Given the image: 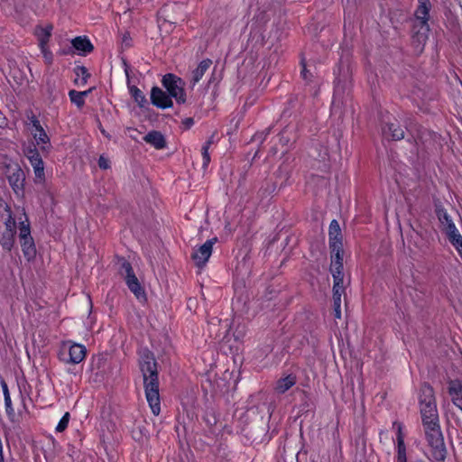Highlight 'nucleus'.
<instances>
[{
	"instance_id": "1",
	"label": "nucleus",
	"mask_w": 462,
	"mask_h": 462,
	"mask_svg": "<svg viewBox=\"0 0 462 462\" xmlns=\"http://www.w3.org/2000/svg\"><path fill=\"white\" fill-rule=\"evenodd\" d=\"M139 366L143 379L146 401L153 415L161 412V399L159 393V374L153 354L143 349L140 352Z\"/></svg>"
},
{
	"instance_id": "2",
	"label": "nucleus",
	"mask_w": 462,
	"mask_h": 462,
	"mask_svg": "<svg viewBox=\"0 0 462 462\" xmlns=\"http://www.w3.org/2000/svg\"><path fill=\"white\" fill-rule=\"evenodd\" d=\"M419 399L423 426L439 423L434 390L429 383L421 385Z\"/></svg>"
},
{
	"instance_id": "3",
	"label": "nucleus",
	"mask_w": 462,
	"mask_h": 462,
	"mask_svg": "<svg viewBox=\"0 0 462 462\" xmlns=\"http://www.w3.org/2000/svg\"><path fill=\"white\" fill-rule=\"evenodd\" d=\"M419 5L415 11V23L413 24V39L419 44L424 45L430 32L429 19L431 4L430 0H418Z\"/></svg>"
},
{
	"instance_id": "4",
	"label": "nucleus",
	"mask_w": 462,
	"mask_h": 462,
	"mask_svg": "<svg viewBox=\"0 0 462 462\" xmlns=\"http://www.w3.org/2000/svg\"><path fill=\"white\" fill-rule=\"evenodd\" d=\"M429 445L431 448V456L436 461H444L447 457V449L439 423L436 425L423 426Z\"/></svg>"
},
{
	"instance_id": "5",
	"label": "nucleus",
	"mask_w": 462,
	"mask_h": 462,
	"mask_svg": "<svg viewBox=\"0 0 462 462\" xmlns=\"http://www.w3.org/2000/svg\"><path fill=\"white\" fill-rule=\"evenodd\" d=\"M28 128L35 141L34 145L38 146L42 153H49L51 148V139L35 116L29 117Z\"/></svg>"
},
{
	"instance_id": "6",
	"label": "nucleus",
	"mask_w": 462,
	"mask_h": 462,
	"mask_svg": "<svg viewBox=\"0 0 462 462\" xmlns=\"http://www.w3.org/2000/svg\"><path fill=\"white\" fill-rule=\"evenodd\" d=\"M23 215L24 220H21L19 223V238L23 255L27 260L30 261L35 257L36 248L33 238L31 236L29 220L24 212Z\"/></svg>"
},
{
	"instance_id": "7",
	"label": "nucleus",
	"mask_w": 462,
	"mask_h": 462,
	"mask_svg": "<svg viewBox=\"0 0 462 462\" xmlns=\"http://www.w3.org/2000/svg\"><path fill=\"white\" fill-rule=\"evenodd\" d=\"M162 83L171 98H174L178 104L186 102L185 84L180 78L169 73L163 76Z\"/></svg>"
},
{
	"instance_id": "8",
	"label": "nucleus",
	"mask_w": 462,
	"mask_h": 462,
	"mask_svg": "<svg viewBox=\"0 0 462 462\" xmlns=\"http://www.w3.org/2000/svg\"><path fill=\"white\" fill-rule=\"evenodd\" d=\"M5 210L8 216L3 225H0V245L5 250L11 251L14 245L16 220L13 217L9 207H6Z\"/></svg>"
},
{
	"instance_id": "9",
	"label": "nucleus",
	"mask_w": 462,
	"mask_h": 462,
	"mask_svg": "<svg viewBox=\"0 0 462 462\" xmlns=\"http://www.w3.org/2000/svg\"><path fill=\"white\" fill-rule=\"evenodd\" d=\"M120 273L124 276L128 289L138 300L145 299V291L135 276L131 263L124 261L121 264Z\"/></svg>"
},
{
	"instance_id": "10",
	"label": "nucleus",
	"mask_w": 462,
	"mask_h": 462,
	"mask_svg": "<svg viewBox=\"0 0 462 462\" xmlns=\"http://www.w3.org/2000/svg\"><path fill=\"white\" fill-rule=\"evenodd\" d=\"M40 151L35 145H30L24 150V155L33 169L36 180L43 182L45 180L44 162Z\"/></svg>"
},
{
	"instance_id": "11",
	"label": "nucleus",
	"mask_w": 462,
	"mask_h": 462,
	"mask_svg": "<svg viewBox=\"0 0 462 462\" xmlns=\"http://www.w3.org/2000/svg\"><path fill=\"white\" fill-rule=\"evenodd\" d=\"M7 179L14 192L17 196H23L24 191L25 174L23 171L18 166L8 167Z\"/></svg>"
},
{
	"instance_id": "12",
	"label": "nucleus",
	"mask_w": 462,
	"mask_h": 462,
	"mask_svg": "<svg viewBox=\"0 0 462 462\" xmlns=\"http://www.w3.org/2000/svg\"><path fill=\"white\" fill-rule=\"evenodd\" d=\"M217 237L208 239L193 252L191 257L197 266L202 267L206 264L212 254L213 245L217 243Z\"/></svg>"
},
{
	"instance_id": "13",
	"label": "nucleus",
	"mask_w": 462,
	"mask_h": 462,
	"mask_svg": "<svg viewBox=\"0 0 462 462\" xmlns=\"http://www.w3.org/2000/svg\"><path fill=\"white\" fill-rule=\"evenodd\" d=\"M331 254L330 273L332 274L333 280L340 281V279H344L342 248H337V250H331Z\"/></svg>"
},
{
	"instance_id": "14",
	"label": "nucleus",
	"mask_w": 462,
	"mask_h": 462,
	"mask_svg": "<svg viewBox=\"0 0 462 462\" xmlns=\"http://www.w3.org/2000/svg\"><path fill=\"white\" fill-rule=\"evenodd\" d=\"M151 101L152 105L162 109L171 107L173 105L169 95L158 87L152 88Z\"/></svg>"
},
{
	"instance_id": "15",
	"label": "nucleus",
	"mask_w": 462,
	"mask_h": 462,
	"mask_svg": "<svg viewBox=\"0 0 462 462\" xmlns=\"http://www.w3.org/2000/svg\"><path fill=\"white\" fill-rule=\"evenodd\" d=\"M69 358L63 359V361L67 364H79L86 357L87 349L85 346L71 342H69Z\"/></svg>"
},
{
	"instance_id": "16",
	"label": "nucleus",
	"mask_w": 462,
	"mask_h": 462,
	"mask_svg": "<svg viewBox=\"0 0 462 462\" xmlns=\"http://www.w3.org/2000/svg\"><path fill=\"white\" fill-rule=\"evenodd\" d=\"M346 86L341 84L339 79H337L335 83L334 96L331 104L332 113H337L340 111L342 105L345 101Z\"/></svg>"
},
{
	"instance_id": "17",
	"label": "nucleus",
	"mask_w": 462,
	"mask_h": 462,
	"mask_svg": "<svg viewBox=\"0 0 462 462\" xmlns=\"http://www.w3.org/2000/svg\"><path fill=\"white\" fill-rule=\"evenodd\" d=\"M438 217L440 222L441 228L448 238L459 233L450 216L446 211H439Z\"/></svg>"
},
{
	"instance_id": "18",
	"label": "nucleus",
	"mask_w": 462,
	"mask_h": 462,
	"mask_svg": "<svg viewBox=\"0 0 462 462\" xmlns=\"http://www.w3.org/2000/svg\"><path fill=\"white\" fill-rule=\"evenodd\" d=\"M328 236L329 247L331 250H337V248H342L341 229L338 222L336 219H333L330 222Z\"/></svg>"
},
{
	"instance_id": "19",
	"label": "nucleus",
	"mask_w": 462,
	"mask_h": 462,
	"mask_svg": "<svg viewBox=\"0 0 462 462\" xmlns=\"http://www.w3.org/2000/svg\"><path fill=\"white\" fill-rule=\"evenodd\" d=\"M448 393L453 404L462 411V383L458 380H451L448 383Z\"/></svg>"
},
{
	"instance_id": "20",
	"label": "nucleus",
	"mask_w": 462,
	"mask_h": 462,
	"mask_svg": "<svg viewBox=\"0 0 462 462\" xmlns=\"http://www.w3.org/2000/svg\"><path fill=\"white\" fill-rule=\"evenodd\" d=\"M383 134L387 139L401 140L404 137V131L398 124L390 123L383 128Z\"/></svg>"
},
{
	"instance_id": "21",
	"label": "nucleus",
	"mask_w": 462,
	"mask_h": 462,
	"mask_svg": "<svg viewBox=\"0 0 462 462\" xmlns=\"http://www.w3.org/2000/svg\"><path fill=\"white\" fill-rule=\"evenodd\" d=\"M212 61L209 59L203 60L199 62L198 67L192 70L190 83L192 86H195L199 80L203 78L205 72L211 66Z\"/></svg>"
},
{
	"instance_id": "22",
	"label": "nucleus",
	"mask_w": 462,
	"mask_h": 462,
	"mask_svg": "<svg viewBox=\"0 0 462 462\" xmlns=\"http://www.w3.org/2000/svg\"><path fill=\"white\" fill-rule=\"evenodd\" d=\"M143 140L156 149H163L166 146L164 136L158 131L149 132Z\"/></svg>"
},
{
	"instance_id": "23",
	"label": "nucleus",
	"mask_w": 462,
	"mask_h": 462,
	"mask_svg": "<svg viewBox=\"0 0 462 462\" xmlns=\"http://www.w3.org/2000/svg\"><path fill=\"white\" fill-rule=\"evenodd\" d=\"M71 44L80 53H88L93 49L90 41L86 37H76L72 40Z\"/></svg>"
},
{
	"instance_id": "24",
	"label": "nucleus",
	"mask_w": 462,
	"mask_h": 462,
	"mask_svg": "<svg viewBox=\"0 0 462 462\" xmlns=\"http://www.w3.org/2000/svg\"><path fill=\"white\" fill-rule=\"evenodd\" d=\"M296 383V377L289 374L277 381L275 390L279 393H284Z\"/></svg>"
},
{
	"instance_id": "25",
	"label": "nucleus",
	"mask_w": 462,
	"mask_h": 462,
	"mask_svg": "<svg viewBox=\"0 0 462 462\" xmlns=\"http://www.w3.org/2000/svg\"><path fill=\"white\" fill-rule=\"evenodd\" d=\"M92 91L91 88L86 91L70 90L69 97L70 101L75 104L79 108H81L85 105V98Z\"/></svg>"
},
{
	"instance_id": "26",
	"label": "nucleus",
	"mask_w": 462,
	"mask_h": 462,
	"mask_svg": "<svg viewBox=\"0 0 462 462\" xmlns=\"http://www.w3.org/2000/svg\"><path fill=\"white\" fill-rule=\"evenodd\" d=\"M52 26L47 25L45 27H37L35 34L39 41V46L48 45L50 37L51 35Z\"/></svg>"
},
{
	"instance_id": "27",
	"label": "nucleus",
	"mask_w": 462,
	"mask_h": 462,
	"mask_svg": "<svg viewBox=\"0 0 462 462\" xmlns=\"http://www.w3.org/2000/svg\"><path fill=\"white\" fill-rule=\"evenodd\" d=\"M75 72L77 75V79H75L76 84L81 85V86L85 85L89 77L88 69L83 66L77 67L75 69Z\"/></svg>"
},
{
	"instance_id": "28",
	"label": "nucleus",
	"mask_w": 462,
	"mask_h": 462,
	"mask_svg": "<svg viewBox=\"0 0 462 462\" xmlns=\"http://www.w3.org/2000/svg\"><path fill=\"white\" fill-rule=\"evenodd\" d=\"M211 143H212V140L210 139L203 144L202 149H201V155H202V160H203L202 167L204 169H206L210 162V155H209L208 150H209Z\"/></svg>"
},
{
	"instance_id": "29",
	"label": "nucleus",
	"mask_w": 462,
	"mask_h": 462,
	"mask_svg": "<svg viewBox=\"0 0 462 462\" xmlns=\"http://www.w3.org/2000/svg\"><path fill=\"white\" fill-rule=\"evenodd\" d=\"M343 280L340 281L333 280V299H340L345 294V286L343 284Z\"/></svg>"
},
{
	"instance_id": "30",
	"label": "nucleus",
	"mask_w": 462,
	"mask_h": 462,
	"mask_svg": "<svg viewBox=\"0 0 462 462\" xmlns=\"http://www.w3.org/2000/svg\"><path fill=\"white\" fill-rule=\"evenodd\" d=\"M396 452L395 462H407L406 447L403 441L396 443Z\"/></svg>"
},
{
	"instance_id": "31",
	"label": "nucleus",
	"mask_w": 462,
	"mask_h": 462,
	"mask_svg": "<svg viewBox=\"0 0 462 462\" xmlns=\"http://www.w3.org/2000/svg\"><path fill=\"white\" fill-rule=\"evenodd\" d=\"M450 244L455 247L459 256L462 258V236L460 233L448 238Z\"/></svg>"
},
{
	"instance_id": "32",
	"label": "nucleus",
	"mask_w": 462,
	"mask_h": 462,
	"mask_svg": "<svg viewBox=\"0 0 462 462\" xmlns=\"http://www.w3.org/2000/svg\"><path fill=\"white\" fill-rule=\"evenodd\" d=\"M129 91L134 99L140 105H143L146 101L143 92L135 86H132L129 88Z\"/></svg>"
},
{
	"instance_id": "33",
	"label": "nucleus",
	"mask_w": 462,
	"mask_h": 462,
	"mask_svg": "<svg viewBox=\"0 0 462 462\" xmlns=\"http://www.w3.org/2000/svg\"><path fill=\"white\" fill-rule=\"evenodd\" d=\"M69 419H70L69 413L65 412V414L62 416V418L58 422V424L55 428V430L57 432H63L68 428Z\"/></svg>"
},
{
	"instance_id": "34",
	"label": "nucleus",
	"mask_w": 462,
	"mask_h": 462,
	"mask_svg": "<svg viewBox=\"0 0 462 462\" xmlns=\"http://www.w3.org/2000/svg\"><path fill=\"white\" fill-rule=\"evenodd\" d=\"M45 62L51 65L53 61V54L48 45L39 46Z\"/></svg>"
},
{
	"instance_id": "35",
	"label": "nucleus",
	"mask_w": 462,
	"mask_h": 462,
	"mask_svg": "<svg viewBox=\"0 0 462 462\" xmlns=\"http://www.w3.org/2000/svg\"><path fill=\"white\" fill-rule=\"evenodd\" d=\"M393 428L396 430V442L400 443L401 440L404 442V434L402 432V429H403L402 423H401L399 421H394L393 423Z\"/></svg>"
},
{
	"instance_id": "36",
	"label": "nucleus",
	"mask_w": 462,
	"mask_h": 462,
	"mask_svg": "<svg viewBox=\"0 0 462 462\" xmlns=\"http://www.w3.org/2000/svg\"><path fill=\"white\" fill-rule=\"evenodd\" d=\"M5 412L11 420H14L15 413L12 405L11 397L5 399Z\"/></svg>"
},
{
	"instance_id": "37",
	"label": "nucleus",
	"mask_w": 462,
	"mask_h": 462,
	"mask_svg": "<svg viewBox=\"0 0 462 462\" xmlns=\"http://www.w3.org/2000/svg\"><path fill=\"white\" fill-rule=\"evenodd\" d=\"M334 315L336 319H341V300L333 299Z\"/></svg>"
},
{
	"instance_id": "38",
	"label": "nucleus",
	"mask_w": 462,
	"mask_h": 462,
	"mask_svg": "<svg viewBox=\"0 0 462 462\" xmlns=\"http://www.w3.org/2000/svg\"><path fill=\"white\" fill-rule=\"evenodd\" d=\"M97 163H98L99 168H101L103 170H106V169L110 168L109 160L104 156L99 157Z\"/></svg>"
},
{
	"instance_id": "39",
	"label": "nucleus",
	"mask_w": 462,
	"mask_h": 462,
	"mask_svg": "<svg viewBox=\"0 0 462 462\" xmlns=\"http://www.w3.org/2000/svg\"><path fill=\"white\" fill-rule=\"evenodd\" d=\"M2 389H3L4 399L11 397L7 384L4 381L2 382Z\"/></svg>"
},
{
	"instance_id": "40",
	"label": "nucleus",
	"mask_w": 462,
	"mask_h": 462,
	"mask_svg": "<svg viewBox=\"0 0 462 462\" xmlns=\"http://www.w3.org/2000/svg\"><path fill=\"white\" fill-rule=\"evenodd\" d=\"M183 124L186 125L187 128H189L191 125H193L194 121L192 118L189 117L183 121Z\"/></svg>"
},
{
	"instance_id": "41",
	"label": "nucleus",
	"mask_w": 462,
	"mask_h": 462,
	"mask_svg": "<svg viewBox=\"0 0 462 462\" xmlns=\"http://www.w3.org/2000/svg\"><path fill=\"white\" fill-rule=\"evenodd\" d=\"M308 73L309 72H308V70L306 69L305 64L302 63L301 75H302L303 79H306V80L308 79Z\"/></svg>"
},
{
	"instance_id": "42",
	"label": "nucleus",
	"mask_w": 462,
	"mask_h": 462,
	"mask_svg": "<svg viewBox=\"0 0 462 462\" xmlns=\"http://www.w3.org/2000/svg\"><path fill=\"white\" fill-rule=\"evenodd\" d=\"M100 131H101V133H102L105 136H108V134H106V132L103 128H100Z\"/></svg>"
},
{
	"instance_id": "43",
	"label": "nucleus",
	"mask_w": 462,
	"mask_h": 462,
	"mask_svg": "<svg viewBox=\"0 0 462 462\" xmlns=\"http://www.w3.org/2000/svg\"><path fill=\"white\" fill-rule=\"evenodd\" d=\"M417 462H424V461H422V460H418Z\"/></svg>"
},
{
	"instance_id": "44",
	"label": "nucleus",
	"mask_w": 462,
	"mask_h": 462,
	"mask_svg": "<svg viewBox=\"0 0 462 462\" xmlns=\"http://www.w3.org/2000/svg\"><path fill=\"white\" fill-rule=\"evenodd\" d=\"M461 8H462V5H461Z\"/></svg>"
}]
</instances>
